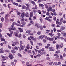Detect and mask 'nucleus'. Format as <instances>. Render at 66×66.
I'll list each match as a JSON object with an SVG mask.
<instances>
[{"instance_id":"1","label":"nucleus","mask_w":66,"mask_h":66,"mask_svg":"<svg viewBox=\"0 0 66 66\" xmlns=\"http://www.w3.org/2000/svg\"><path fill=\"white\" fill-rule=\"evenodd\" d=\"M44 37H45V38L46 39V38H47V36L45 35H41L39 36V38L42 40V39H43V38H44Z\"/></svg>"},{"instance_id":"19","label":"nucleus","mask_w":66,"mask_h":66,"mask_svg":"<svg viewBox=\"0 0 66 66\" xmlns=\"http://www.w3.org/2000/svg\"><path fill=\"white\" fill-rule=\"evenodd\" d=\"M44 5L45 7V8H46V9H48V5H47V4H44Z\"/></svg>"},{"instance_id":"23","label":"nucleus","mask_w":66,"mask_h":66,"mask_svg":"<svg viewBox=\"0 0 66 66\" xmlns=\"http://www.w3.org/2000/svg\"><path fill=\"white\" fill-rule=\"evenodd\" d=\"M56 24H57V25L59 24V25H61V24H62V23L59 21L57 23H56Z\"/></svg>"},{"instance_id":"13","label":"nucleus","mask_w":66,"mask_h":66,"mask_svg":"<svg viewBox=\"0 0 66 66\" xmlns=\"http://www.w3.org/2000/svg\"><path fill=\"white\" fill-rule=\"evenodd\" d=\"M59 46L61 48H63V46H64V45H63V43H62L61 44L59 45Z\"/></svg>"},{"instance_id":"51","label":"nucleus","mask_w":66,"mask_h":66,"mask_svg":"<svg viewBox=\"0 0 66 66\" xmlns=\"http://www.w3.org/2000/svg\"><path fill=\"white\" fill-rule=\"evenodd\" d=\"M12 25L14 26V25H16V23L15 22H13L12 23Z\"/></svg>"},{"instance_id":"61","label":"nucleus","mask_w":66,"mask_h":66,"mask_svg":"<svg viewBox=\"0 0 66 66\" xmlns=\"http://www.w3.org/2000/svg\"><path fill=\"white\" fill-rule=\"evenodd\" d=\"M27 49H29L30 48V46H29L28 44L27 45Z\"/></svg>"},{"instance_id":"60","label":"nucleus","mask_w":66,"mask_h":66,"mask_svg":"<svg viewBox=\"0 0 66 66\" xmlns=\"http://www.w3.org/2000/svg\"><path fill=\"white\" fill-rule=\"evenodd\" d=\"M43 42L44 43H46V40L45 39H44L43 40Z\"/></svg>"},{"instance_id":"30","label":"nucleus","mask_w":66,"mask_h":66,"mask_svg":"<svg viewBox=\"0 0 66 66\" xmlns=\"http://www.w3.org/2000/svg\"><path fill=\"white\" fill-rule=\"evenodd\" d=\"M1 21H2V22H3V21H4V20L3 18L2 17L1 18Z\"/></svg>"},{"instance_id":"24","label":"nucleus","mask_w":66,"mask_h":66,"mask_svg":"<svg viewBox=\"0 0 66 66\" xmlns=\"http://www.w3.org/2000/svg\"><path fill=\"white\" fill-rule=\"evenodd\" d=\"M31 2L32 4H34V5H35V2H34V1H30V2Z\"/></svg>"},{"instance_id":"29","label":"nucleus","mask_w":66,"mask_h":66,"mask_svg":"<svg viewBox=\"0 0 66 66\" xmlns=\"http://www.w3.org/2000/svg\"><path fill=\"white\" fill-rule=\"evenodd\" d=\"M19 42L18 41H16L14 42L15 45H16L17 44H18Z\"/></svg>"},{"instance_id":"59","label":"nucleus","mask_w":66,"mask_h":66,"mask_svg":"<svg viewBox=\"0 0 66 66\" xmlns=\"http://www.w3.org/2000/svg\"><path fill=\"white\" fill-rule=\"evenodd\" d=\"M5 52H9L10 51L8 50H6L5 51Z\"/></svg>"},{"instance_id":"3","label":"nucleus","mask_w":66,"mask_h":66,"mask_svg":"<svg viewBox=\"0 0 66 66\" xmlns=\"http://www.w3.org/2000/svg\"><path fill=\"white\" fill-rule=\"evenodd\" d=\"M47 39V40H50V41L51 42H52L53 40V38H50L49 37H47V38H46V39Z\"/></svg>"},{"instance_id":"64","label":"nucleus","mask_w":66,"mask_h":66,"mask_svg":"<svg viewBox=\"0 0 66 66\" xmlns=\"http://www.w3.org/2000/svg\"><path fill=\"white\" fill-rule=\"evenodd\" d=\"M62 22L64 23H66V21L65 20H63L62 21Z\"/></svg>"},{"instance_id":"6","label":"nucleus","mask_w":66,"mask_h":66,"mask_svg":"<svg viewBox=\"0 0 66 66\" xmlns=\"http://www.w3.org/2000/svg\"><path fill=\"white\" fill-rule=\"evenodd\" d=\"M26 4V6H27V7L26 8V10H28L29 9V5L27 4Z\"/></svg>"},{"instance_id":"15","label":"nucleus","mask_w":66,"mask_h":66,"mask_svg":"<svg viewBox=\"0 0 66 66\" xmlns=\"http://www.w3.org/2000/svg\"><path fill=\"white\" fill-rule=\"evenodd\" d=\"M9 16H10V15L9 14H7L5 17V19H7V18L9 17Z\"/></svg>"},{"instance_id":"62","label":"nucleus","mask_w":66,"mask_h":66,"mask_svg":"<svg viewBox=\"0 0 66 66\" xmlns=\"http://www.w3.org/2000/svg\"><path fill=\"white\" fill-rule=\"evenodd\" d=\"M64 33H65V31H62L61 32V34H62L63 35Z\"/></svg>"},{"instance_id":"63","label":"nucleus","mask_w":66,"mask_h":66,"mask_svg":"<svg viewBox=\"0 0 66 66\" xmlns=\"http://www.w3.org/2000/svg\"><path fill=\"white\" fill-rule=\"evenodd\" d=\"M49 18L48 17H46L45 18V20H48L49 19Z\"/></svg>"},{"instance_id":"49","label":"nucleus","mask_w":66,"mask_h":66,"mask_svg":"<svg viewBox=\"0 0 66 66\" xmlns=\"http://www.w3.org/2000/svg\"><path fill=\"white\" fill-rule=\"evenodd\" d=\"M14 19L13 18L12 19H10V21H12L13 22V21H14Z\"/></svg>"},{"instance_id":"57","label":"nucleus","mask_w":66,"mask_h":66,"mask_svg":"<svg viewBox=\"0 0 66 66\" xmlns=\"http://www.w3.org/2000/svg\"><path fill=\"white\" fill-rule=\"evenodd\" d=\"M4 14V12H1V13H0V14L1 15H3V14Z\"/></svg>"},{"instance_id":"52","label":"nucleus","mask_w":66,"mask_h":66,"mask_svg":"<svg viewBox=\"0 0 66 66\" xmlns=\"http://www.w3.org/2000/svg\"><path fill=\"white\" fill-rule=\"evenodd\" d=\"M30 37L31 39H34V37H33L32 36H30Z\"/></svg>"},{"instance_id":"8","label":"nucleus","mask_w":66,"mask_h":66,"mask_svg":"<svg viewBox=\"0 0 66 66\" xmlns=\"http://www.w3.org/2000/svg\"><path fill=\"white\" fill-rule=\"evenodd\" d=\"M65 29V27L64 26H62L60 28V30H61L62 31L64 30Z\"/></svg>"},{"instance_id":"54","label":"nucleus","mask_w":66,"mask_h":66,"mask_svg":"<svg viewBox=\"0 0 66 66\" xmlns=\"http://www.w3.org/2000/svg\"><path fill=\"white\" fill-rule=\"evenodd\" d=\"M18 56H19L20 57H21V56H22V55H21L20 54V53H18Z\"/></svg>"},{"instance_id":"31","label":"nucleus","mask_w":66,"mask_h":66,"mask_svg":"<svg viewBox=\"0 0 66 66\" xmlns=\"http://www.w3.org/2000/svg\"><path fill=\"white\" fill-rule=\"evenodd\" d=\"M39 20L40 21V22L41 23L43 22V19L41 17H40L39 19Z\"/></svg>"},{"instance_id":"55","label":"nucleus","mask_w":66,"mask_h":66,"mask_svg":"<svg viewBox=\"0 0 66 66\" xmlns=\"http://www.w3.org/2000/svg\"><path fill=\"white\" fill-rule=\"evenodd\" d=\"M66 54L65 53H63V56L64 57H65L66 56Z\"/></svg>"},{"instance_id":"39","label":"nucleus","mask_w":66,"mask_h":66,"mask_svg":"<svg viewBox=\"0 0 66 66\" xmlns=\"http://www.w3.org/2000/svg\"><path fill=\"white\" fill-rule=\"evenodd\" d=\"M14 33V31H10V35H12Z\"/></svg>"},{"instance_id":"42","label":"nucleus","mask_w":66,"mask_h":66,"mask_svg":"<svg viewBox=\"0 0 66 66\" xmlns=\"http://www.w3.org/2000/svg\"><path fill=\"white\" fill-rule=\"evenodd\" d=\"M13 4H14V5H15L16 6H17L18 5V3H14Z\"/></svg>"},{"instance_id":"17","label":"nucleus","mask_w":66,"mask_h":66,"mask_svg":"<svg viewBox=\"0 0 66 66\" xmlns=\"http://www.w3.org/2000/svg\"><path fill=\"white\" fill-rule=\"evenodd\" d=\"M60 45H56V49H57L59 48V49H60Z\"/></svg>"},{"instance_id":"26","label":"nucleus","mask_w":66,"mask_h":66,"mask_svg":"<svg viewBox=\"0 0 66 66\" xmlns=\"http://www.w3.org/2000/svg\"><path fill=\"white\" fill-rule=\"evenodd\" d=\"M35 26L36 27H37V28H38L39 27V26H38V24L37 23H36L35 24Z\"/></svg>"},{"instance_id":"37","label":"nucleus","mask_w":66,"mask_h":66,"mask_svg":"<svg viewBox=\"0 0 66 66\" xmlns=\"http://www.w3.org/2000/svg\"><path fill=\"white\" fill-rule=\"evenodd\" d=\"M37 34L38 35H40V34H41V31H38L37 32Z\"/></svg>"},{"instance_id":"11","label":"nucleus","mask_w":66,"mask_h":66,"mask_svg":"<svg viewBox=\"0 0 66 66\" xmlns=\"http://www.w3.org/2000/svg\"><path fill=\"white\" fill-rule=\"evenodd\" d=\"M33 15V13L32 12H31L30 13V17H32Z\"/></svg>"},{"instance_id":"14","label":"nucleus","mask_w":66,"mask_h":66,"mask_svg":"<svg viewBox=\"0 0 66 66\" xmlns=\"http://www.w3.org/2000/svg\"><path fill=\"white\" fill-rule=\"evenodd\" d=\"M16 26H20V27H24V26H23L21 25V24H16Z\"/></svg>"},{"instance_id":"35","label":"nucleus","mask_w":66,"mask_h":66,"mask_svg":"<svg viewBox=\"0 0 66 66\" xmlns=\"http://www.w3.org/2000/svg\"><path fill=\"white\" fill-rule=\"evenodd\" d=\"M60 59L62 60H63V56L62 55H60Z\"/></svg>"},{"instance_id":"48","label":"nucleus","mask_w":66,"mask_h":66,"mask_svg":"<svg viewBox=\"0 0 66 66\" xmlns=\"http://www.w3.org/2000/svg\"><path fill=\"white\" fill-rule=\"evenodd\" d=\"M32 53L34 55H36V53H35V51H32Z\"/></svg>"},{"instance_id":"45","label":"nucleus","mask_w":66,"mask_h":66,"mask_svg":"<svg viewBox=\"0 0 66 66\" xmlns=\"http://www.w3.org/2000/svg\"><path fill=\"white\" fill-rule=\"evenodd\" d=\"M57 35L59 36H61V34L59 32H57Z\"/></svg>"},{"instance_id":"2","label":"nucleus","mask_w":66,"mask_h":66,"mask_svg":"<svg viewBox=\"0 0 66 66\" xmlns=\"http://www.w3.org/2000/svg\"><path fill=\"white\" fill-rule=\"evenodd\" d=\"M9 57L10 58L11 60H12L14 59V57L13 56V55L12 54L10 53L9 54Z\"/></svg>"},{"instance_id":"53","label":"nucleus","mask_w":66,"mask_h":66,"mask_svg":"<svg viewBox=\"0 0 66 66\" xmlns=\"http://www.w3.org/2000/svg\"><path fill=\"white\" fill-rule=\"evenodd\" d=\"M33 12L34 13H36L37 12V11H36V10H34L33 11Z\"/></svg>"},{"instance_id":"50","label":"nucleus","mask_w":66,"mask_h":66,"mask_svg":"<svg viewBox=\"0 0 66 66\" xmlns=\"http://www.w3.org/2000/svg\"><path fill=\"white\" fill-rule=\"evenodd\" d=\"M16 2H22V1L20 0H17L16 1Z\"/></svg>"},{"instance_id":"47","label":"nucleus","mask_w":66,"mask_h":66,"mask_svg":"<svg viewBox=\"0 0 66 66\" xmlns=\"http://www.w3.org/2000/svg\"><path fill=\"white\" fill-rule=\"evenodd\" d=\"M55 9H53L52 10V12L53 13H54L55 12Z\"/></svg>"},{"instance_id":"18","label":"nucleus","mask_w":66,"mask_h":66,"mask_svg":"<svg viewBox=\"0 0 66 66\" xmlns=\"http://www.w3.org/2000/svg\"><path fill=\"white\" fill-rule=\"evenodd\" d=\"M16 28L15 27L12 28H11V30H13V31L14 30L15 31H16Z\"/></svg>"},{"instance_id":"22","label":"nucleus","mask_w":66,"mask_h":66,"mask_svg":"<svg viewBox=\"0 0 66 66\" xmlns=\"http://www.w3.org/2000/svg\"><path fill=\"white\" fill-rule=\"evenodd\" d=\"M26 17H29V13L27 12L26 13Z\"/></svg>"},{"instance_id":"44","label":"nucleus","mask_w":66,"mask_h":66,"mask_svg":"<svg viewBox=\"0 0 66 66\" xmlns=\"http://www.w3.org/2000/svg\"><path fill=\"white\" fill-rule=\"evenodd\" d=\"M1 41H4V42H5V39L3 38H1Z\"/></svg>"},{"instance_id":"20","label":"nucleus","mask_w":66,"mask_h":66,"mask_svg":"<svg viewBox=\"0 0 66 66\" xmlns=\"http://www.w3.org/2000/svg\"><path fill=\"white\" fill-rule=\"evenodd\" d=\"M26 65H27L26 66H32V64H30L29 65V62H27L26 63Z\"/></svg>"},{"instance_id":"4","label":"nucleus","mask_w":66,"mask_h":66,"mask_svg":"<svg viewBox=\"0 0 66 66\" xmlns=\"http://www.w3.org/2000/svg\"><path fill=\"white\" fill-rule=\"evenodd\" d=\"M49 48L50 49V51H54L55 50V49L51 47H50Z\"/></svg>"},{"instance_id":"34","label":"nucleus","mask_w":66,"mask_h":66,"mask_svg":"<svg viewBox=\"0 0 66 66\" xmlns=\"http://www.w3.org/2000/svg\"><path fill=\"white\" fill-rule=\"evenodd\" d=\"M21 35H22L21 34H20L19 35L18 34V37H19V38H21Z\"/></svg>"},{"instance_id":"25","label":"nucleus","mask_w":66,"mask_h":66,"mask_svg":"<svg viewBox=\"0 0 66 66\" xmlns=\"http://www.w3.org/2000/svg\"><path fill=\"white\" fill-rule=\"evenodd\" d=\"M21 23L22 25H25L26 24V22H24V21L21 22Z\"/></svg>"},{"instance_id":"36","label":"nucleus","mask_w":66,"mask_h":66,"mask_svg":"<svg viewBox=\"0 0 66 66\" xmlns=\"http://www.w3.org/2000/svg\"><path fill=\"white\" fill-rule=\"evenodd\" d=\"M5 22L7 23V22H9V19H5Z\"/></svg>"},{"instance_id":"40","label":"nucleus","mask_w":66,"mask_h":66,"mask_svg":"<svg viewBox=\"0 0 66 66\" xmlns=\"http://www.w3.org/2000/svg\"><path fill=\"white\" fill-rule=\"evenodd\" d=\"M14 49H15V50H18V48L17 46H15L14 48Z\"/></svg>"},{"instance_id":"16","label":"nucleus","mask_w":66,"mask_h":66,"mask_svg":"<svg viewBox=\"0 0 66 66\" xmlns=\"http://www.w3.org/2000/svg\"><path fill=\"white\" fill-rule=\"evenodd\" d=\"M20 46L21 47V49L22 50H23V45H22L21 44L20 45Z\"/></svg>"},{"instance_id":"58","label":"nucleus","mask_w":66,"mask_h":66,"mask_svg":"<svg viewBox=\"0 0 66 66\" xmlns=\"http://www.w3.org/2000/svg\"><path fill=\"white\" fill-rule=\"evenodd\" d=\"M56 37L58 39H60V38H61V37L58 36H56Z\"/></svg>"},{"instance_id":"38","label":"nucleus","mask_w":66,"mask_h":66,"mask_svg":"<svg viewBox=\"0 0 66 66\" xmlns=\"http://www.w3.org/2000/svg\"><path fill=\"white\" fill-rule=\"evenodd\" d=\"M53 64L54 65H58L57 63V62H54L53 63Z\"/></svg>"},{"instance_id":"33","label":"nucleus","mask_w":66,"mask_h":66,"mask_svg":"<svg viewBox=\"0 0 66 66\" xmlns=\"http://www.w3.org/2000/svg\"><path fill=\"white\" fill-rule=\"evenodd\" d=\"M11 51L12 53H16V51L14 50H11Z\"/></svg>"},{"instance_id":"46","label":"nucleus","mask_w":66,"mask_h":66,"mask_svg":"<svg viewBox=\"0 0 66 66\" xmlns=\"http://www.w3.org/2000/svg\"><path fill=\"white\" fill-rule=\"evenodd\" d=\"M35 9H36V10H37V6L36 5V4H35Z\"/></svg>"},{"instance_id":"56","label":"nucleus","mask_w":66,"mask_h":66,"mask_svg":"<svg viewBox=\"0 0 66 66\" xmlns=\"http://www.w3.org/2000/svg\"><path fill=\"white\" fill-rule=\"evenodd\" d=\"M30 43L32 45H33V42L32 41H31Z\"/></svg>"},{"instance_id":"28","label":"nucleus","mask_w":66,"mask_h":66,"mask_svg":"<svg viewBox=\"0 0 66 66\" xmlns=\"http://www.w3.org/2000/svg\"><path fill=\"white\" fill-rule=\"evenodd\" d=\"M30 32H31V30H28L26 32V33H28V34H29Z\"/></svg>"},{"instance_id":"21","label":"nucleus","mask_w":66,"mask_h":66,"mask_svg":"<svg viewBox=\"0 0 66 66\" xmlns=\"http://www.w3.org/2000/svg\"><path fill=\"white\" fill-rule=\"evenodd\" d=\"M44 6V5L43 4H42L40 3L39 4V7H43V6Z\"/></svg>"},{"instance_id":"41","label":"nucleus","mask_w":66,"mask_h":66,"mask_svg":"<svg viewBox=\"0 0 66 66\" xmlns=\"http://www.w3.org/2000/svg\"><path fill=\"white\" fill-rule=\"evenodd\" d=\"M37 44L38 45H39V46H42V44L39 43H37Z\"/></svg>"},{"instance_id":"7","label":"nucleus","mask_w":66,"mask_h":66,"mask_svg":"<svg viewBox=\"0 0 66 66\" xmlns=\"http://www.w3.org/2000/svg\"><path fill=\"white\" fill-rule=\"evenodd\" d=\"M52 11V7L50 6L48 7V9L47 10V11L48 12H49V11Z\"/></svg>"},{"instance_id":"10","label":"nucleus","mask_w":66,"mask_h":66,"mask_svg":"<svg viewBox=\"0 0 66 66\" xmlns=\"http://www.w3.org/2000/svg\"><path fill=\"white\" fill-rule=\"evenodd\" d=\"M18 29L19 31H20V33H21V32H23V29L21 28H18Z\"/></svg>"},{"instance_id":"5","label":"nucleus","mask_w":66,"mask_h":66,"mask_svg":"<svg viewBox=\"0 0 66 66\" xmlns=\"http://www.w3.org/2000/svg\"><path fill=\"white\" fill-rule=\"evenodd\" d=\"M26 15V14L24 12H22L21 14V15L20 16L22 18H23L24 17V16Z\"/></svg>"},{"instance_id":"43","label":"nucleus","mask_w":66,"mask_h":66,"mask_svg":"<svg viewBox=\"0 0 66 66\" xmlns=\"http://www.w3.org/2000/svg\"><path fill=\"white\" fill-rule=\"evenodd\" d=\"M11 65L14 66V62H12L11 63Z\"/></svg>"},{"instance_id":"9","label":"nucleus","mask_w":66,"mask_h":66,"mask_svg":"<svg viewBox=\"0 0 66 66\" xmlns=\"http://www.w3.org/2000/svg\"><path fill=\"white\" fill-rule=\"evenodd\" d=\"M14 36H15V37H18V33L17 32H14Z\"/></svg>"},{"instance_id":"32","label":"nucleus","mask_w":66,"mask_h":66,"mask_svg":"<svg viewBox=\"0 0 66 66\" xmlns=\"http://www.w3.org/2000/svg\"><path fill=\"white\" fill-rule=\"evenodd\" d=\"M26 8V6H23L22 8V9L23 10V9H25Z\"/></svg>"},{"instance_id":"12","label":"nucleus","mask_w":66,"mask_h":66,"mask_svg":"<svg viewBox=\"0 0 66 66\" xmlns=\"http://www.w3.org/2000/svg\"><path fill=\"white\" fill-rule=\"evenodd\" d=\"M6 34L7 35L9 36V37H12L13 36V35H11L9 33H7Z\"/></svg>"},{"instance_id":"27","label":"nucleus","mask_w":66,"mask_h":66,"mask_svg":"<svg viewBox=\"0 0 66 66\" xmlns=\"http://www.w3.org/2000/svg\"><path fill=\"white\" fill-rule=\"evenodd\" d=\"M37 56H38L39 57H40V56H41V55L38 54L36 56H34V57H37Z\"/></svg>"}]
</instances>
